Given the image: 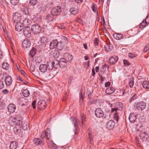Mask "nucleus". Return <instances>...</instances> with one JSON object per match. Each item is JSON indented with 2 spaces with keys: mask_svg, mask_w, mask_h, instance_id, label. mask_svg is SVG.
I'll list each match as a JSON object with an SVG mask.
<instances>
[{
  "mask_svg": "<svg viewBox=\"0 0 149 149\" xmlns=\"http://www.w3.org/2000/svg\"><path fill=\"white\" fill-rule=\"evenodd\" d=\"M13 21L15 23L21 22L22 19L21 16L20 14L16 12L13 15Z\"/></svg>",
  "mask_w": 149,
  "mask_h": 149,
  "instance_id": "6",
  "label": "nucleus"
},
{
  "mask_svg": "<svg viewBox=\"0 0 149 149\" xmlns=\"http://www.w3.org/2000/svg\"><path fill=\"white\" fill-rule=\"evenodd\" d=\"M140 138L143 141H146L147 139L148 136L147 134L145 132L141 133L140 135Z\"/></svg>",
  "mask_w": 149,
  "mask_h": 149,
  "instance_id": "25",
  "label": "nucleus"
},
{
  "mask_svg": "<svg viewBox=\"0 0 149 149\" xmlns=\"http://www.w3.org/2000/svg\"><path fill=\"white\" fill-rule=\"evenodd\" d=\"M17 120V118L16 117L13 118H12L11 120V121L13 122V123H14V125L16 124V120Z\"/></svg>",
  "mask_w": 149,
  "mask_h": 149,
  "instance_id": "60",
  "label": "nucleus"
},
{
  "mask_svg": "<svg viewBox=\"0 0 149 149\" xmlns=\"http://www.w3.org/2000/svg\"><path fill=\"white\" fill-rule=\"evenodd\" d=\"M94 43L95 45H98V40L97 38H96L95 41Z\"/></svg>",
  "mask_w": 149,
  "mask_h": 149,
  "instance_id": "64",
  "label": "nucleus"
},
{
  "mask_svg": "<svg viewBox=\"0 0 149 149\" xmlns=\"http://www.w3.org/2000/svg\"><path fill=\"white\" fill-rule=\"evenodd\" d=\"M51 54L55 58L57 57L59 55V52L57 50H55L51 52Z\"/></svg>",
  "mask_w": 149,
  "mask_h": 149,
  "instance_id": "35",
  "label": "nucleus"
},
{
  "mask_svg": "<svg viewBox=\"0 0 149 149\" xmlns=\"http://www.w3.org/2000/svg\"><path fill=\"white\" fill-rule=\"evenodd\" d=\"M114 91V88L111 87L107 88L106 89L105 92L107 94L110 95L113 93Z\"/></svg>",
  "mask_w": 149,
  "mask_h": 149,
  "instance_id": "29",
  "label": "nucleus"
},
{
  "mask_svg": "<svg viewBox=\"0 0 149 149\" xmlns=\"http://www.w3.org/2000/svg\"><path fill=\"white\" fill-rule=\"evenodd\" d=\"M57 40H54L52 41L49 45V48L51 49H53L54 48H56L57 44Z\"/></svg>",
  "mask_w": 149,
  "mask_h": 149,
  "instance_id": "18",
  "label": "nucleus"
},
{
  "mask_svg": "<svg viewBox=\"0 0 149 149\" xmlns=\"http://www.w3.org/2000/svg\"><path fill=\"white\" fill-rule=\"evenodd\" d=\"M2 68L3 69L8 70L9 68L10 65L8 63H2Z\"/></svg>",
  "mask_w": 149,
  "mask_h": 149,
  "instance_id": "41",
  "label": "nucleus"
},
{
  "mask_svg": "<svg viewBox=\"0 0 149 149\" xmlns=\"http://www.w3.org/2000/svg\"><path fill=\"white\" fill-rule=\"evenodd\" d=\"M95 114L96 116L98 118H101L103 117V120H105L106 118L109 119L110 118L109 116H106L104 115L102 110L100 108L96 109L95 111Z\"/></svg>",
  "mask_w": 149,
  "mask_h": 149,
  "instance_id": "1",
  "label": "nucleus"
},
{
  "mask_svg": "<svg viewBox=\"0 0 149 149\" xmlns=\"http://www.w3.org/2000/svg\"><path fill=\"white\" fill-rule=\"evenodd\" d=\"M53 19V17L50 16H47L45 18V19L48 23L52 21Z\"/></svg>",
  "mask_w": 149,
  "mask_h": 149,
  "instance_id": "47",
  "label": "nucleus"
},
{
  "mask_svg": "<svg viewBox=\"0 0 149 149\" xmlns=\"http://www.w3.org/2000/svg\"><path fill=\"white\" fill-rule=\"evenodd\" d=\"M117 107H116L111 109V112H118V111L122 110V104L121 103H118L116 104Z\"/></svg>",
  "mask_w": 149,
  "mask_h": 149,
  "instance_id": "12",
  "label": "nucleus"
},
{
  "mask_svg": "<svg viewBox=\"0 0 149 149\" xmlns=\"http://www.w3.org/2000/svg\"><path fill=\"white\" fill-rule=\"evenodd\" d=\"M48 41V39L47 38L44 37L41 38V42L45 44H47Z\"/></svg>",
  "mask_w": 149,
  "mask_h": 149,
  "instance_id": "43",
  "label": "nucleus"
},
{
  "mask_svg": "<svg viewBox=\"0 0 149 149\" xmlns=\"http://www.w3.org/2000/svg\"><path fill=\"white\" fill-rule=\"evenodd\" d=\"M91 128H88V137L89 139H93V137L91 135V132H90Z\"/></svg>",
  "mask_w": 149,
  "mask_h": 149,
  "instance_id": "54",
  "label": "nucleus"
},
{
  "mask_svg": "<svg viewBox=\"0 0 149 149\" xmlns=\"http://www.w3.org/2000/svg\"><path fill=\"white\" fill-rule=\"evenodd\" d=\"M113 37L115 39L119 40L123 37V36L121 34L116 33L113 34Z\"/></svg>",
  "mask_w": 149,
  "mask_h": 149,
  "instance_id": "32",
  "label": "nucleus"
},
{
  "mask_svg": "<svg viewBox=\"0 0 149 149\" xmlns=\"http://www.w3.org/2000/svg\"><path fill=\"white\" fill-rule=\"evenodd\" d=\"M75 20L76 22H77L79 23H80L82 22L81 19L79 17H77V18H76Z\"/></svg>",
  "mask_w": 149,
  "mask_h": 149,
  "instance_id": "62",
  "label": "nucleus"
},
{
  "mask_svg": "<svg viewBox=\"0 0 149 149\" xmlns=\"http://www.w3.org/2000/svg\"><path fill=\"white\" fill-rule=\"evenodd\" d=\"M76 120V121L75 122V123H74V126H75V127H76V125H80L81 124V121L79 120L78 119H76V120Z\"/></svg>",
  "mask_w": 149,
  "mask_h": 149,
  "instance_id": "51",
  "label": "nucleus"
},
{
  "mask_svg": "<svg viewBox=\"0 0 149 149\" xmlns=\"http://www.w3.org/2000/svg\"><path fill=\"white\" fill-rule=\"evenodd\" d=\"M134 84V81L133 78L132 77L130 79L129 81V85L131 88L133 87Z\"/></svg>",
  "mask_w": 149,
  "mask_h": 149,
  "instance_id": "42",
  "label": "nucleus"
},
{
  "mask_svg": "<svg viewBox=\"0 0 149 149\" xmlns=\"http://www.w3.org/2000/svg\"><path fill=\"white\" fill-rule=\"evenodd\" d=\"M129 119L131 123L134 122L136 120V115L134 113H131L129 116Z\"/></svg>",
  "mask_w": 149,
  "mask_h": 149,
  "instance_id": "20",
  "label": "nucleus"
},
{
  "mask_svg": "<svg viewBox=\"0 0 149 149\" xmlns=\"http://www.w3.org/2000/svg\"><path fill=\"white\" fill-rule=\"evenodd\" d=\"M22 47L24 49L30 47L31 45V42L30 40L26 39L23 40L22 42Z\"/></svg>",
  "mask_w": 149,
  "mask_h": 149,
  "instance_id": "10",
  "label": "nucleus"
},
{
  "mask_svg": "<svg viewBox=\"0 0 149 149\" xmlns=\"http://www.w3.org/2000/svg\"><path fill=\"white\" fill-rule=\"evenodd\" d=\"M38 3L37 0H30L29 4L31 5L34 6Z\"/></svg>",
  "mask_w": 149,
  "mask_h": 149,
  "instance_id": "44",
  "label": "nucleus"
},
{
  "mask_svg": "<svg viewBox=\"0 0 149 149\" xmlns=\"http://www.w3.org/2000/svg\"><path fill=\"white\" fill-rule=\"evenodd\" d=\"M16 108L15 105L13 104H10L8 107V111L11 113H14L15 111Z\"/></svg>",
  "mask_w": 149,
  "mask_h": 149,
  "instance_id": "15",
  "label": "nucleus"
},
{
  "mask_svg": "<svg viewBox=\"0 0 149 149\" xmlns=\"http://www.w3.org/2000/svg\"><path fill=\"white\" fill-rule=\"evenodd\" d=\"M123 62L124 65L125 66H127L130 65V63L128 61L125 60H123Z\"/></svg>",
  "mask_w": 149,
  "mask_h": 149,
  "instance_id": "57",
  "label": "nucleus"
},
{
  "mask_svg": "<svg viewBox=\"0 0 149 149\" xmlns=\"http://www.w3.org/2000/svg\"><path fill=\"white\" fill-rule=\"evenodd\" d=\"M115 125V122L112 120H109L106 124V127L109 130L113 129Z\"/></svg>",
  "mask_w": 149,
  "mask_h": 149,
  "instance_id": "13",
  "label": "nucleus"
},
{
  "mask_svg": "<svg viewBox=\"0 0 149 149\" xmlns=\"http://www.w3.org/2000/svg\"><path fill=\"white\" fill-rule=\"evenodd\" d=\"M52 62L53 63L54 67L55 68H58L60 67V65L59 61L55 60Z\"/></svg>",
  "mask_w": 149,
  "mask_h": 149,
  "instance_id": "31",
  "label": "nucleus"
},
{
  "mask_svg": "<svg viewBox=\"0 0 149 149\" xmlns=\"http://www.w3.org/2000/svg\"><path fill=\"white\" fill-rule=\"evenodd\" d=\"M50 133V129L48 128L41 134V137L42 139L45 138L47 140H49L51 138Z\"/></svg>",
  "mask_w": 149,
  "mask_h": 149,
  "instance_id": "3",
  "label": "nucleus"
},
{
  "mask_svg": "<svg viewBox=\"0 0 149 149\" xmlns=\"http://www.w3.org/2000/svg\"><path fill=\"white\" fill-rule=\"evenodd\" d=\"M21 11L24 13H25L26 15L29 14V8L26 7L22 6L20 7Z\"/></svg>",
  "mask_w": 149,
  "mask_h": 149,
  "instance_id": "19",
  "label": "nucleus"
},
{
  "mask_svg": "<svg viewBox=\"0 0 149 149\" xmlns=\"http://www.w3.org/2000/svg\"><path fill=\"white\" fill-rule=\"evenodd\" d=\"M62 8L59 6L55 7L51 11V14L52 15H58L60 14L62 12Z\"/></svg>",
  "mask_w": 149,
  "mask_h": 149,
  "instance_id": "4",
  "label": "nucleus"
},
{
  "mask_svg": "<svg viewBox=\"0 0 149 149\" xmlns=\"http://www.w3.org/2000/svg\"><path fill=\"white\" fill-rule=\"evenodd\" d=\"M138 97L137 95L136 94H134L130 98V101L131 102L132 101H133L136 99Z\"/></svg>",
  "mask_w": 149,
  "mask_h": 149,
  "instance_id": "53",
  "label": "nucleus"
},
{
  "mask_svg": "<svg viewBox=\"0 0 149 149\" xmlns=\"http://www.w3.org/2000/svg\"><path fill=\"white\" fill-rule=\"evenodd\" d=\"M20 72L23 75V76H24V77H25L26 76V75H27V74H26V73L24 72L23 71V70H20Z\"/></svg>",
  "mask_w": 149,
  "mask_h": 149,
  "instance_id": "63",
  "label": "nucleus"
},
{
  "mask_svg": "<svg viewBox=\"0 0 149 149\" xmlns=\"http://www.w3.org/2000/svg\"><path fill=\"white\" fill-rule=\"evenodd\" d=\"M41 28L38 24H34L31 26V30L35 34L37 35L41 31Z\"/></svg>",
  "mask_w": 149,
  "mask_h": 149,
  "instance_id": "5",
  "label": "nucleus"
},
{
  "mask_svg": "<svg viewBox=\"0 0 149 149\" xmlns=\"http://www.w3.org/2000/svg\"><path fill=\"white\" fill-rule=\"evenodd\" d=\"M118 59V57L114 56L110 58L109 62L111 64H113L117 61Z\"/></svg>",
  "mask_w": 149,
  "mask_h": 149,
  "instance_id": "17",
  "label": "nucleus"
},
{
  "mask_svg": "<svg viewBox=\"0 0 149 149\" xmlns=\"http://www.w3.org/2000/svg\"><path fill=\"white\" fill-rule=\"evenodd\" d=\"M11 3L14 6H16L19 2V0H10Z\"/></svg>",
  "mask_w": 149,
  "mask_h": 149,
  "instance_id": "52",
  "label": "nucleus"
},
{
  "mask_svg": "<svg viewBox=\"0 0 149 149\" xmlns=\"http://www.w3.org/2000/svg\"><path fill=\"white\" fill-rule=\"evenodd\" d=\"M15 27L16 30L18 32L21 31L23 28L21 22L16 23Z\"/></svg>",
  "mask_w": 149,
  "mask_h": 149,
  "instance_id": "16",
  "label": "nucleus"
},
{
  "mask_svg": "<svg viewBox=\"0 0 149 149\" xmlns=\"http://www.w3.org/2000/svg\"><path fill=\"white\" fill-rule=\"evenodd\" d=\"M57 44L56 46V49L59 50H61L63 48L65 44L63 43L62 41L58 42L57 41Z\"/></svg>",
  "mask_w": 149,
  "mask_h": 149,
  "instance_id": "21",
  "label": "nucleus"
},
{
  "mask_svg": "<svg viewBox=\"0 0 149 149\" xmlns=\"http://www.w3.org/2000/svg\"><path fill=\"white\" fill-rule=\"evenodd\" d=\"M66 61L64 58H61L60 59L59 62L60 64V67L63 68L66 66L67 65V63Z\"/></svg>",
  "mask_w": 149,
  "mask_h": 149,
  "instance_id": "22",
  "label": "nucleus"
},
{
  "mask_svg": "<svg viewBox=\"0 0 149 149\" xmlns=\"http://www.w3.org/2000/svg\"><path fill=\"white\" fill-rule=\"evenodd\" d=\"M128 56L129 58H132L136 56L134 54H133L131 53H130L128 54Z\"/></svg>",
  "mask_w": 149,
  "mask_h": 149,
  "instance_id": "55",
  "label": "nucleus"
},
{
  "mask_svg": "<svg viewBox=\"0 0 149 149\" xmlns=\"http://www.w3.org/2000/svg\"><path fill=\"white\" fill-rule=\"evenodd\" d=\"M85 95V92L82 91L81 93L80 98L82 100H84Z\"/></svg>",
  "mask_w": 149,
  "mask_h": 149,
  "instance_id": "56",
  "label": "nucleus"
},
{
  "mask_svg": "<svg viewBox=\"0 0 149 149\" xmlns=\"http://www.w3.org/2000/svg\"><path fill=\"white\" fill-rule=\"evenodd\" d=\"M33 143L36 145H42L43 144V142L40 139L38 138H35L33 140Z\"/></svg>",
  "mask_w": 149,
  "mask_h": 149,
  "instance_id": "24",
  "label": "nucleus"
},
{
  "mask_svg": "<svg viewBox=\"0 0 149 149\" xmlns=\"http://www.w3.org/2000/svg\"><path fill=\"white\" fill-rule=\"evenodd\" d=\"M22 94L24 97H27L29 95L30 93L28 90L25 89L23 91Z\"/></svg>",
  "mask_w": 149,
  "mask_h": 149,
  "instance_id": "38",
  "label": "nucleus"
},
{
  "mask_svg": "<svg viewBox=\"0 0 149 149\" xmlns=\"http://www.w3.org/2000/svg\"><path fill=\"white\" fill-rule=\"evenodd\" d=\"M4 86V84L3 82L2 81L0 80V89L3 88Z\"/></svg>",
  "mask_w": 149,
  "mask_h": 149,
  "instance_id": "58",
  "label": "nucleus"
},
{
  "mask_svg": "<svg viewBox=\"0 0 149 149\" xmlns=\"http://www.w3.org/2000/svg\"><path fill=\"white\" fill-rule=\"evenodd\" d=\"M33 20L35 23H39L40 22V16H36L33 19Z\"/></svg>",
  "mask_w": 149,
  "mask_h": 149,
  "instance_id": "40",
  "label": "nucleus"
},
{
  "mask_svg": "<svg viewBox=\"0 0 149 149\" xmlns=\"http://www.w3.org/2000/svg\"><path fill=\"white\" fill-rule=\"evenodd\" d=\"M92 8L93 11L94 12H95L96 11V8L94 4H93L92 6Z\"/></svg>",
  "mask_w": 149,
  "mask_h": 149,
  "instance_id": "61",
  "label": "nucleus"
},
{
  "mask_svg": "<svg viewBox=\"0 0 149 149\" xmlns=\"http://www.w3.org/2000/svg\"><path fill=\"white\" fill-rule=\"evenodd\" d=\"M70 11L72 14L75 15L78 12V10L75 8H71L70 9Z\"/></svg>",
  "mask_w": 149,
  "mask_h": 149,
  "instance_id": "34",
  "label": "nucleus"
},
{
  "mask_svg": "<svg viewBox=\"0 0 149 149\" xmlns=\"http://www.w3.org/2000/svg\"><path fill=\"white\" fill-rule=\"evenodd\" d=\"M86 117L84 114H82L81 115V119L82 121V123L83 125L84 124V122L85 121Z\"/></svg>",
  "mask_w": 149,
  "mask_h": 149,
  "instance_id": "48",
  "label": "nucleus"
},
{
  "mask_svg": "<svg viewBox=\"0 0 149 149\" xmlns=\"http://www.w3.org/2000/svg\"><path fill=\"white\" fill-rule=\"evenodd\" d=\"M146 107V103L143 101H141L135 103L134 107L138 110L142 111Z\"/></svg>",
  "mask_w": 149,
  "mask_h": 149,
  "instance_id": "2",
  "label": "nucleus"
},
{
  "mask_svg": "<svg viewBox=\"0 0 149 149\" xmlns=\"http://www.w3.org/2000/svg\"><path fill=\"white\" fill-rule=\"evenodd\" d=\"M23 25H24V27L30 25L31 21L30 20L27 18L23 17L22 19L20 22Z\"/></svg>",
  "mask_w": 149,
  "mask_h": 149,
  "instance_id": "11",
  "label": "nucleus"
},
{
  "mask_svg": "<svg viewBox=\"0 0 149 149\" xmlns=\"http://www.w3.org/2000/svg\"><path fill=\"white\" fill-rule=\"evenodd\" d=\"M39 70L42 72H45L47 70V67L45 64H41L39 66Z\"/></svg>",
  "mask_w": 149,
  "mask_h": 149,
  "instance_id": "23",
  "label": "nucleus"
},
{
  "mask_svg": "<svg viewBox=\"0 0 149 149\" xmlns=\"http://www.w3.org/2000/svg\"><path fill=\"white\" fill-rule=\"evenodd\" d=\"M38 108L40 110L45 109L46 107V104L45 100H41L38 102Z\"/></svg>",
  "mask_w": 149,
  "mask_h": 149,
  "instance_id": "9",
  "label": "nucleus"
},
{
  "mask_svg": "<svg viewBox=\"0 0 149 149\" xmlns=\"http://www.w3.org/2000/svg\"><path fill=\"white\" fill-rule=\"evenodd\" d=\"M104 48L106 51L109 52L113 49V47L110 44H106L104 45Z\"/></svg>",
  "mask_w": 149,
  "mask_h": 149,
  "instance_id": "30",
  "label": "nucleus"
},
{
  "mask_svg": "<svg viewBox=\"0 0 149 149\" xmlns=\"http://www.w3.org/2000/svg\"><path fill=\"white\" fill-rule=\"evenodd\" d=\"M65 59L67 61H70L72 59V56L69 53H66L65 54Z\"/></svg>",
  "mask_w": 149,
  "mask_h": 149,
  "instance_id": "26",
  "label": "nucleus"
},
{
  "mask_svg": "<svg viewBox=\"0 0 149 149\" xmlns=\"http://www.w3.org/2000/svg\"><path fill=\"white\" fill-rule=\"evenodd\" d=\"M23 33L24 36L29 38L31 36V30L28 26H26L23 29Z\"/></svg>",
  "mask_w": 149,
  "mask_h": 149,
  "instance_id": "7",
  "label": "nucleus"
},
{
  "mask_svg": "<svg viewBox=\"0 0 149 149\" xmlns=\"http://www.w3.org/2000/svg\"><path fill=\"white\" fill-rule=\"evenodd\" d=\"M20 127H16L13 129V130L14 133L16 134H18L21 131L20 129Z\"/></svg>",
  "mask_w": 149,
  "mask_h": 149,
  "instance_id": "37",
  "label": "nucleus"
},
{
  "mask_svg": "<svg viewBox=\"0 0 149 149\" xmlns=\"http://www.w3.org/2000/svg\"><path fill=\"white\" fill-rule=\"evenodd\" d=\"M118 112H115L114 113L113 117L115 120L116 121V123H117L118 122L119 119L118 115Z\"/></svg>",
  "mask_w": 149,
  "mask_h": 149,
  "instance_id": "46",
  "label": "nucleus"
},
{
  "mask_svg": "<svg viewBox=\"0 0 149 149\" xmlns=\"http://www.w3.org/2000/svg\"><path fill=\"white\" fill-rule=\"evenodd\" d=\"M18 146V143L16 141H14L11 142L10 144V149H16Z\"/></svg>",
  "mask_w": 149,
  "mask_h": 149,
  "instance_id": "28",
  "label": "nucleus"
},
{
  "mask_svg": "<svg viewBox=\"0 0 149 149\" xmlns=\"http://www.w3.org/2000/svg\"><path fill=\"white\" fill-rule=\"evenodd\" d=\"M148 16H147L145 19V22H144L145 21L144 20L141 24L140 25V28H143L145 26H146V25H144L145 23H149V21H148Z\"/></svg>",
  "mask_w": 149,
  "mask_h": 149,
  "instance_id": "33",
  "label": "nucleus"
},
{
  "mask_svg": "<svg viewBox=\"0 0 149 149\" xmlns=\"http://www.w3.org/2000/svg\"><path fill=\"white\" fill-rule=\"evenodd\" d=\"M53 63L52 62H48L46 65L47 68L49 71H51L54 67Z\"/></svg>",
  "mask_w": 149,
  "mask_h": 149,
  "instance_id": "27",
  "label": "nucleus"
},
{
  "mask_svg": "<svg viewBox=\"0 0 149 149\" xmlns=\"http://www.w3.org/2000/svg\"><path fill=\"white\" fill-rule=\"evenodd\" d=\"M2 92L4 94H6L9 93V91L6 89H5L3 90L2 91Z\"/></svg>",
  "mask_w": 149,
  "mask_h": 149,
  "instance_id": "59",
  "label": "nucleus"
},
{
  "mask_svg": "<svg viewBox=\"0 0 149 149\" xmlns=\"http://www.w3.org/2000/svg\"><path fill=\"white\" fill-rule=\"evenodd\" d=\"M22 120V119L21 118H19L18 119H17L16 125H19V127H20L21 125L23 122Z\"/></svg>",
  "mask_w": 149,
  "mask_h": 149,
  "instance_id": "49",
  "label": "nucleus"
},
{
  "mask_svg": "<svg viewBox=\"0 0 149 149\" xmlns=\"http://www.w3.org/2000/svg\"><path fill=\"white\" fill-rule=\"evenodd\" d=\"M61 39L62 41H62V42L65 45H66L68 43V41L66 37L64 36H62L61 38Z\"/></svg>",
  "mask_w": 149,
  "mask_h": 149,
  "instance_id": "45",
  "label": "nucleus"
},
{
  "mask_svg": "<svg viewBox=\"0 0 149 149\" xmlns=\"http://www.w3.org/2000/svg\"><path fill=\"white\" fill-rule=\"evenodd\" d=\"M36 49L34 47H33L30 51V54L31 55L32 57H33L36 54Z\"/></svg>",
  "mask_w": 149,
  "mask_h": 149,
  "instance_id": "39",
  "label": "nucleus"
},
{
  "mask_svg": "<svg viewBox=\"0 0 149 149\" xmlns=\"http://www.w3.org/2000/svg\"><path fill=\"white\" fill-rule=\"evenodd\" d=\"M143 87L146 89H149V83L147 81H144L142 83Z\"/></svg>",
  "mask_w": 149,
  "mask_h": 149,
  "instance_id": "36",
  "label": "nucleus"
},
{
  "mask_svg": "<svg viewBox=\"0 0 149 149\" xmlns=\"http://www.w3.org/2000/svg\"><path fill=\"white\" fill-rule=\"evenodd\" d=\"M20 127L23 128L24 130H25L28 128V126L27 125L26 123L24 122V123L22 122Z\"/></svg>",
  "mask_w": 149,
  "mask_h": 149,
  "instance_id": "50",
  "label": "nucleus"
},
{
  "mask_svg": "<svg viewBox=\"0 0 149 149\" xmlns=\"http://www.w3.org/2000/svg\"><path fill=\"white\" fill-rule=\"evenodd\" d=\"M27 99L23 97H21L18 99V103L22 106L26 105L28 104Z\"/></svg>",
  "mask_w": 149,
  "mask_h": 149,
  "instance_id": "8",
  "label": "nucleus"
},
{
  "mask_svg": "<svg viewBox=\"0 0 149 149\" xmlns=\"http://www.w3.org/2000/svg\"><path fill=\"white\" fill-rule=\"evenodd\" d=\"M5 82L6 86L11 85L12 83V80L10 76H6L5 79Z\"/></svg>",
  "mask_w": 149,
  "mask_h": 149,
  "instance_id": "14",
  "label": "nucleus"
}]
</instances>
